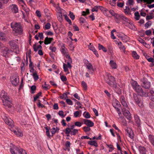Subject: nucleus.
Masks as SVG:
<instances>
[{
  "label": "nucleus",
  "mask_w": 154,
  "mask_h": 154,
  "mask_svg": "<svg viewBox=\"0 0 154 154\" xmlns=\"http://www.w3.org/2000/svg\"><path fill=\"white\" fill-rule=\"evenodd\" d=\"M71 130L69 128H67L66 129L65 132L66 134H69L70 133L71 134Z\"/></svg>",
  "instance_id": "57"
},
{
  "label": "nucleus",
  "mask_w": 154,
  "mask_h": 154,
  "mask_svg": "<svg viewBox=\"0 0 154 154\" xmlns=\"http://www.w3.org/2000/svg\"><path fill=\"white\" fill-rule=\"evenodd\" d=\"M9 44L11 48L14 50V51L16 54H18L19 53V47L16 45L15 41H11L9 42Z\"/></svg>",
  "instance_id": "7"
},
{
  "label": "nucleus",
  "mask_w": 154,
  "mask_h": 154,
  "mask_svg": "<svg viewBox=\"0 0 154 154\" xmlns=\"http://www.w3.org/2000/svg\"><path fill=\"white\" fill-rule=\"evenodd\" d=\"M104 79L106 82L110 85H113V84L116 83L114 78L111 76L109 73H106V75Z\"/></svg>",
  "instance_id": "6"
},
{
  "label": "nucleus",
  "mask_w": 154,
  "mask_h": 154,
  "mask_svg": "<svg viewBox=\"0 0 154 154\" xmlns=\"http://www.w3.org/2000/svg\"><path fill=\"white\" fill-rule=\"evenodd\" d=\"M42 87L45 90H47L50 88V86L49 85L47 84L46 82L45 83L44 85H42Z\"/></svg>",
  "instance_id": "45"
},
{
  "label": "nucleus",
  "mask_w": 154,
  "mask_h": 154,
  "mask_svg": "<svg viewBox=\"0 0 154 154\" xmlns=\"http://www.w3.org/2000/svg\"><path fill=\"white\" fill-rule=\"evenodd\" d=\"M149 139L152 144H154V136L150 134L148 136Z\"/></svg>",
  "instance_id": "35"
},
{
  "label": "nucleus",
  "mask_w": 154,
  "mask_h": 154,
  "mask_svg": "<svg viewBox=\"0 0 154 154\" xmlns=\"http://www.w3.org/2000/svg\"><path fill=\"white\" fill-rule=\"evenodd\" d=\"M130 11V8L128 6H126L125 9V13L126 14H128Z\"/></svg>",
  "instance_id": "62"
},
{
  "label": "nucleus",
  "mask_w": 154,
  "mask_h": 154,
  "mask_svg": "<svg viewBox=\"0 0 154 154\" xmlns=\"http://www.w3.org/2000/svg\"><path fill=\"white\" fill-rule=\"evenodd\" d=\"M114 17L116 21L118 23H119L120 22L121 19L123 20L124 22L125 20H127V18L122 14L118 15L115 14V16Z\"/></svg>",
  "instance_id": "13"
},
{
  "label": "nucleus",
  "mask_w": 154,
  "mask_h": 154,
  "mask_svg": "<svg viewBox=\"0 0 154 154\" xmlns=\"http://www.w3.org/2000/svg\"><path fill=\"white\" fill-rule=\"evenodd\" d=\"M100 7L102 8H104L102 7H101V6H95L92 9L91 11L92 12H94V11L97 12L99 8H100Z\"/></svg>",
  "instance_id": "46"
},
{
  "label": "nucleus",
  "mask_w": 154,
  "mask_h": 154,
  "mask_svg": "<svg viewBox=\"0 0 154 154\" xmlns=\"http://www.w3.org/2000/svg\"><path fill=\"white\" fill-rule=\"evenodd\" d=\"M88 48L90 50L92 51L96 49L93 46L91 45V43H90V45L88 46Z\"/></svg>",
  "instance_id": "60"
},
{
  "label": "nucleus",
  "mask_w": 154,
  "mask_h": 154,
  "mask_svg": "<svg viewBox=\"0 0 154 154\" xmlns=\"http://www.w3.org/2000/svg\"><path fill=\"white\" fill-rule=\"evenodd\" d=\"M36 87L35 85H33L31 87L30 92L32 94H34L35 93L34 91L36 90Z\"/></svg>",
  "instance_id": "48"
},
{
  "label": "nucleus",
  "mask_w": 154,
  "mask_h": 154,
  "mask_svg": "<svg viewBox=\"0 0 154 154\" xmlns=\"http://www.w3.org/2000/svg\"><path fill=\"white\" fill-rule=\"evenodd\" d=\"M104 11L106 12L108 11L109 13L111 14L112 16H115V13L114 11L112 10H108L106 9V8H104Z\"/></svg>",
  "instance_id": "49"
},
{
  "label": "nucleus",
  "mask_w": 154,
  "mask_h": 154,
  "mask_svg": "<svg viewBox=\"0 0 154 154\" xmlns=\"http://www.w3.org/2000/svg\"><path fill=\"white\" fill-rule=\"evenodd\" d=\"M0 39L4 41L6 40V37L4 33L2 32L0 33Z\"/></svg>",
  "instance_id": "33"
},
{
  "label": "nucleus",
  "mask_w": 154,
  "mask_h": 154,
  "mask_svg": "<svg viewBox=\"0 0 154 154\" xmlns=\"http://www.w3.org/2000/svg\"><path fill=\"white\" fill-rule=\"evenodd\" d=\"M152 24V23L150 21H149L146 23L145 26L146 28H148Z\"/></svg>",
  "instance_id": "59"
},
{
  "label": "nucleus",
  "mask_w": 154,
  "mask_h": 154,
  "mask_svg": "<svg viewBox=\"0 0 154 154\" xmlns=\"http://www.w3.org/2000/svg\"><path fill=\"white\" fill-rule=\"evenodd\" d=\"M69 15L72 20H73L75 18V16L74 15L73 13L69 11Z\"/></svg>",
  "instance_id": "50"
},
{
  "label": "nucleus",
  "mask_w": 154,
  "mask_h": 154,
  "mask_svg": "<svg viewBox=\"0 0 154 154\" xmlns=\"http://www.w3.org/2000/svg\"><path fill=\"white\" fill-rule=\"evenodd\" d=\"M0 97L2 99L3 105L6 107H11L12 106V103L7 93L4 90L1 91Z\"/></svg>",
  "instance_id": "1"
},
{
  "label": "nucleus",
  "mask_w": 154,
  "mask_h": 154,
  "mask_svg": "<svg viewBox=\"0 0 154 154\" xmlns=\"http://www.w3.org/2000/svg\"><path fill=\"white\" fill-rule=\"evenodd\" d=\"M11 11L14 13L16 14L18 12V7L16 5L12 4L10 6Z\"/></svg>",
  "instance_id": "18"
},
{
  "label": "nucleus",
  "mask_w": 154,
  "mask_h": 154,
  "mask_svg": "<svg viewBox=\"0 0 154 154\" xmlns=\"http://www.w3.org/2000/svg\"><path fill=\"white\" fill-rule=\"evenodd\" d=\"M138 41L141 43L143 45H146V42L141 38H140L138 39Z\"/></svg>",
  "instance_id": "55"
},
{
  "label": "nucleus",
  "mask_w": 154,
  "mask_h": 154,
  "mask_svg": "<svg viewBox=\"0 0 154 154\" xmlns=\"http://www.w3.org/2000/svg\"><path fill=\"white\" fill-rule=\"evenodd\" d=\"M22 7L23 9L26 12L28 13L29 12V9L26 6V5L25 4H24V5H22Z\"/></svg>",
  "instance_id": "47"
},
{
  "label": "nucleus",
  "mask_w": 154,
  "mask_h": 154,
  "mask_svg": "<svg viewBox=\"0 0 154 154\" xmlns=\"http://www.w3.org/2000/svg\"><path fill=\"white\" fill-rule=\"evenodd\" d=\"M78 130L77 129H74L71 130V135H75L78 133Z\"/></svg>",
  "instance_id": "41"
},
{
  "label": "nucleus",
  "mask_w": 154,
  "mask_h": 154,
  "mask_svg": "<svg viewBox=\"0 0 154 154\" xmlns=\"http://www.w3.org/2000/svg\"><path fill=\"white\" fill-rule=\"evenodd\" d=\"M10 150L12 154H27L25 150L20 146H15L13 148H11Z\"/></svg>",
  "instance_id": "4"
},
{
  "label": "nucleus",
  "mask_w": 154,
  "mask_h": 154,
  "mask_svg": "<svg viewBox=\"0 0 154 154\" xmlns=\"http://www.w3.org/2000/svg\"><path fill=\"white\" fill-rule=\"evenodd\" d=\"M89 13V9H86V11H83L82 13V15L83 16H85L87 15Z\"/></svg>",
  "instance_id": "51"
},
{
  "label": "nucleus",
  "mask_w": 154,
  "mask_h": 154,
  "mask_svg": "<svg viewBox=\"0 0 154 154\" xmlns=\"http://www.w3.org/2000/svg\"><path fill=\"white\" fill-rule=\"evenodd\" d=\"M32 75L35 81L38 79L39 78L38 76L35 71L32 73Z\"/></svg>",
  "instance_id": "37"
},
{
  "label": "nucleus",
  "mask_w": 154,
  "mask_h": 154,
  "mask_svg": "<svg viewBox=\"0 0 154 154\" xmlns=\"http://www.w3.org/2000/svg\"><path fill=\"white\" fill-rule=\"evenodd\" d=\"M63 16L65 18L66 21L69 23L70 25H71L72 24L71 21L69 19L67 15L66 14H64Z\"/></svg>",
  "instance_id": "42"
},
{
  "label": "nucleus",
  "mask_w": 154,
  "mask_h": 154,
  "mask_svg": "<svg viewBox=\"0 0 154 154\" xmlns=\"http://www.w3.org/2000/svg\"><path fill=\"white\" fill-rule=\"evenodd\" d=\"M51 24L49 23H47L45 26L44 28L45 29H48L51 27Z\"/></svg>",
  "instance_id": "53"
},
{
  "label": "nucleus",
  "mask_w": 154,
  "mask_h": 154,
  "mask_svg": "<svg viewBox=\"0 0 154 154\" xmlns=\"http://www.w3.org/2000/svg\"><path fill=\"white\" fill-rule=\"evenodd\" d=\"M61 51L62 53L65 56L69 54L67 49L65 47V45L63 44L61 47Z\"/></svg>",
  "instance_id": "17"
},
{
  "label": "nucleus",
  "mask_w": 154,
  "mask_h": 154,
  "mask_svg": "<svg viewBox=\"0 0 154 154\" xmlns=\"http://www.w3.org/2000/svg\"><path fill=\"white\" fill-rule=\"evenodd\" d=\"M113 90L116 93L120 94L122 93V89L121 88L116 85V83L113 84L112 85Z\"/></svg>",
  "instance_id": "16"
},
{
  "label": "nucleus",
  "mask_w": 154,
  "mask_h": 154,
  "mask_svg": "<svg viewBox=\"0 0 154 154\" xmlns=\"http://www.w3.org/2000/svg\"><path fill=\"white\" fill-rule=\"evenodd\" d=\"M131 83L133 89L139 95L142 96H147V94L143 91L141 87L138 84L136 81H132Z\"/></svg>",
  "instance_id": "2"
},
{
  "label": "nucleus",
  "mask_w": 154,
  "mask_h": 154,
  "mask_svg": "<svg viewBox=\"0 0 154 154\" xmlns=\"http://www.w3.org/2000/svg\"><path fill=\"white\" fill-rule=\"evenodd\" d=\"M82 86L86 90L87 88V84L85 83V82L84 81H82Z\"/></svg>",
  "instance_id": "61"
},
{
  "label": "nucleus",
  "mask_w": 154,
  "mask_h": 154,
  "mask_svg": "<svg viewBox=\"0 0 154 154\" xmlns=\"http://www.w3.org/2000/svg\"><path fill=\"white\" fill-rule=\"evenodd\" d=\"M134 118L136 123L137 125L139 127L140 125L141 122L138 116L137 115H135L134 116Z\"/></svg>",
  "instance_id": "26"
},
{
  "label": "nucleus",
  "mask_w": 154,
  "mask_h": 154,
  "mask_svg": "<svg viewBox=\"0 0 154 154\" xmlns=\"http://www.w3.org/2000/svg\"><path fill=\"white\" fill-rule=\"evenodd\" d=\"M84 123L88 126L91 127L94 125V123L90 120L84 119L83 120Z\"/></svg>",
  "instance_id": "20"
},
{
  "label": "nucleus",
  "mask_w": 154,
  "mask_h": 154,
  "mask_svg": "<svg viewBox=\"0 0 154 154\" xmlns=\"http://www.w3.org/2000/svg\"><path fill=\"white\" fill-rule=\"evenodd\" d=\"M123 23L125 26H127L131 29L135 30L136 29L134 26L132 22L127 18V20H125L124 22H123Z\"/></svg>",
  "instance_id": "8"
},
{
  "label": "nucleus",
  "mask_w": 154,
  "mask_h": 154,
  "mask_svg": "<svg viewBox=\"0 0 154 154\" xmlns=\"http://www.w3.org/2000/svg\"><path fill=\"white\" fill-rule=\"evenodd\" d=\"M112 104L113 106L115 108L117 112L120 117L122 118L121 116V113L119 109V107L120 106V104L119 102L117 100H116L115 101L113 102Z\"/></svg>",
  "instance_id": "10"
},
{
  "label": "nucleus",
  "mask_w": 154,
  "mask_h": 154,
  "mask_svg": "<svg viewBox=\"0 0 154 154\" xmlns=\"http://www.w3.org/2000/svg\"><path fill=\"white\" fill-rule=\"evenodd\" d=\"M118 45L119 48L120 50L124 51H125V46L122 45V44L121 42H118Z\"/></svg>",
  "instance_id": "32"
},
{
  "label": "nucleus",
  "mask_w": 154,
  "mask_h": 154,
  "mask_svg": "<svg viewBox=\"0 0 154 154\" xmlns=\"http://www.w3.org/2000/svg\"><path fill=\"white\" fill-rule=\"evenodd\" d=\"M143 1L148 4H150L154 2V0H137V2L138 3H140Z\"/></svg>",
  "instance_id": "34"
},
{
  "label": "nucleus",
  "mask_w": 154,
  "mask_h": 154,
  "mask_svg": "<svg viewBox=\"0 0 154 154\" xmlns=\"http://www.w3.org/2000/svg\"><path fill=\"white\" fill-rule=\"evenodd\" d=\"M135 19L136 20H138L140 18V15L138 11L134 13Z\"/></svg>",
  "instance_id": "43"
},
{
  "label": "nucleus",
  "mask_w": 154,
  "mask_h": 154,
  "mask_svg": "<svg viewBox=\"0 0 154 154\" xmlns=\"http://www.w3.org/2000/svg\"><path fill=\"white\" fill-rule=\"evenodd\" d=\"M59 130V128L57 127L53 128L50 130L51 132L52 135L56 133H58Z\"/></svg>",
  "instance_id": "29"
},
{
  "label": "nucleus",
  "mask_w": 154,
  "mask_h": 154,
  "mask_svg": "<svg viewBox=\"0 0 154 154\" xmlns=\"http://www.w3.org/2000/svg\"><path fill=\"white\" fill-rule=\"evenodd\" d=\"M83 129L86 132L89 131L91 130L90 127L88 126L84 127Z\"/></svg>",
  "instance_id": "54"
},
{
  "label": "nucleus",
  "mask_w": 154,
  "mask_h": 154,
  "mask_svg": "<svg viewBox=\"0 0 154 154\" xmlns=\"http://www.w3.org/2000/svg\"><path fill=\"white\" fill-rule=\"evenodd\" d=\"M150 82L145 80L142 84V86L145 88H149L150 87Z\"/></svg>",
  "instance_id": "21"
},
{
  "label": "nucleus",
  "mask_w": 154,
  "mask_h": 154,
  "mask_svg": "<svg viewBox=\"0 0 154 154\" xmlns=\"http://www.w3.org/2000/svg\"><path fill=\"white\" fill-rule=\"evenodd\" d=\"M67 103L69 105H73V102L72 101L69 99H67L66 100Z\"/></svg>",
  "instance_id": "56"
},
{
  "label": "nucleus",
  "mask_w": 154,
  "mask_h": 154,
  "mask_svg": "<svg viewBox=\"0 0 154 154\" xmlns=\"http://www.w3.org/2000/svg\"><path fill=\"white\" fill-rule=\"evenodd\" d=\"M125 130L126 134L133 141L134 134L132 130L130 128H126Z\"/></svg>",
  "instance_id": "12"
},
{
  "label": "nucleus",
  "mask_w": 154,
  "mask_h": 154,
  "mask_svg": "<svg viewBox=\"0 0 154 154\" xmlns=\"http://www.w3.org/2000/svg\"><path fill=\"white\" fill-rule=\"evenodd\" d=\"M110 66L112 69H116L117 66L115 62L113 60H111L109 62Z\"/></svg>",
  "instance_id": "25"
},
{
  "label": "nucleus",
  "mask_w": 154,
  "mask_h": 154,
  "mask_svg": "<svg viewBox=\"0 0 154 154\" xmlns=\"http://www.w3.org/2000/svg\"><path fill=\"white\" fill-rule=\"evenodd\" d=\"M53 39V38H49L48 37H46L45 40V45H48L50 44L51 42Z\"/></svg>",
  "instance_id": "30"
},
{
  "label": "nucleus",
  "mask_w": 154,
  "mask_h": 154,
  "mask_svg": "<svg viewBox=\"0 0 154 154\" xmlns=\"http://www.w3.org/2000/svg\"><path fill=\"white\" fill-rule=\"evenodd\" d=\"M134 3V0H128L126 2V4L127 5H133Z\"/></svg>",
  "instance_id": "39"
},
{
  "label": "nucleus",
  "mask_w": 154,
  "mask_h": 154,
  "mask_svg": "<svg viewBox=\"0 0 154 154\" xmlns=\"http://www.w3.org/2000/svg\"><path fill=\"white\" fill-rule=\"evenodd\" d=\"M139 150L140 152H144L145 151V148L144 147L140 146H139Z\"/></svg>",
  "instance_id": "58"
},
{
  "label": "nucleus",
  "mask_w": 154,
  "mask_h": 154,
  "mask_svg": "<svg viewBox=\"0 0 154 154\" xmlns=\"http://www.w3.org/2000/svg\"><path fill=\"white\" fill-rule=\"evenodd\" d=\"M75 126L80 127L82 125V123L79 122H77L75 123Z\"/></svg>",
  "instance_id": "64"
},
{
  "label": "nucleus",
  "mask_w": 154,
  "mask_h": 154,
  "mask_svg": "<svg viewBox=\"0 0 154 154\" xmlns=\"http://www.w3.org/2000/svg\"><path fill=\"white\" fill-rule=\"evenodd\" d=\"M11 81L12 84L16 86L17 85L19 82V78L17 75L13 76L11 78Z\"/></svg>",
  "instance_id": "11"
},
{
  "label": "nucleus",
  "mask_w": 154,
  "mask_h": 154,
  "mask_svg": "<svg viewBox=\"0 0 154 154\" xmlns=\"http://www.w3.org/2000/svg\"><path fill=\"white\" fill-rule=\"evenodd\" d=\"M57 15L59 21L60 22H62L63 20L62 13L61 12H58Z\"/></svg>",
  "instance_id": "27"
},
{
  "label": "nucleus",
  "mask_w": 154,
  "mask_h": 154,
  "mask_svg": "<svg viewBox=\"0 0 154 154\" xmlns=\"http://www.w3.org/2000/svg\"><path fill=\"white\" fill-rule=\"evenodd\" d=\"M11 27L15 33L19 35H21L23 34V28L20 23H11Z\"/></svg>",
  "instance_id": "3"
},
{
  "label": "nucleus",
  "mask_w": 154,
  "mask_h": 154,
  "mask_svg": "<svg viewBox=\"0 0 154 154\" xmlns=\"http://www.w3.org/2000/svg\"><path fill=\"white\" fill-rule=\"evenodd\" d=\"M66 58L67 59V63L68 64L70 67L71 66V65L72 63V61L71 58L70 57L69 54L65 56Z\"/></svg>",
  "instance_id": "31"
},
{
  "label": "nucleus",
  "mask_w": 154,
  "mask_h": 154,
  "mask_svg": "<svg viewBox=\"0 0 154 154\" xmlns=\"http://www.w3.org/2000/svg\"><path fill=\"white\" fill-rule=\"evenodd\" d=\"M120 101L122 104L125 107H127L128 104L126 100L123 96H122L120 97Z\"/></svg>",
  "instance_id": "23"
},
{
  "label": "nucleus",
  "mask_w": 154,
  "mask_h": 154,
  "mask_svg": "<svg viewBox=\"0 0 154 154\" xmlns=\"http://www.w3.org/2000/svg\"><path fill=\"white\" fill-rule=\"evenodd\" d=\"M12 132L17 136L21 137L23 135L22 131L19 129H17V130H13Z\"/></svg>",
  "instance_id": "22"
},
{
  "label": "nucleus",
  "mask_w": 154,
  "mask_h": 154,
  "mask_svg": "<svg viewBox=\"0 0 154 154\" xmlns=\"http://www.w3.org/2000/svg\"><path fill=\"white\" fill-rule=\"evenodd\" d=\"M84 63L86 68L88 69V71L89 73L91 74H93L94 72V69L91 64L89 63L87 60H85Z\"/></svg>",
  "instance_id": "9"
},
{
  "label": "nucleus",
  "mask_w": 154,
  "mask_h": 154,
  "mask_svg": "<svg viewBox=\"0 0 154 154\" xmlns=\"http://www.w3.org/2000/svg\"><path fill=\"white\" fill-rule=\"evenodd\" d=\"M120 37L122 40L125 42H127L129 40V37L124 34L121 36Z\"/></svg>",
  "instance_id": "28"
},
{
  "label": "nucleus",
  "mask_w": 154,
  "mask_h": 154,
  "mask_svg": "<svg viewBox=\"0 0 154 154\" xmlns=\"http://www.w3.org/2000/svg\"><path fill=\"white\" fill-rule=\"evenodd\" d=\"M133 57L136 59H138L139 58V56L137 54L136 51H133L132 52Z\"/></svg>",
  "instance_id": "38"
},
{
  "label": "nucleus",
  "mask_w": 154,
  "mask_h": 154,
  "mask_svg": "<svg viewBox=\"0 0 154 154\" xmlns=\"http://www.w3.org/2000/svg\"><path fill=\"white\" fill-rule=\"evenodd\" d=\"M58 115L61 117L62 118H64L65 116V115L64 114V112L63 111H60L58 112Z\"/></svg>",
  "instance_id": "52"
},
{
  "label": "nucleus",
  "mask_w": 154,
  "mask_h": 154,
  "mask_svg": "<svg viewBox=\"0 0 154 154\" xmlns=\"http://www.w3.org/2000/svg\"><path fill=\"white\" fill-rule=\"evenodd\" d=\"M34 50L35 51H37L39 49H41L42 46L40 45L37 46L36 44H34L33 46Z\"/></svg>",
  "instance_id": "36"
},
{
  "label": "nucleus",
  "mask_w": 154,
  "mask_h": 154,
  "mask_svg": "<svg viewBox=\"0 0 154 154\" xmlns=\"http://www.w3.org/2000/svg\"><path fill=\"white\" fill-rule=\"evenodd\" d=\"M70 145H65V146L63 148V149L65 150H67L69 151L70 150Z\"/></svg>",
  "instance_id": "63"
},
{
  "label": "nucleus",
  "mask_w": 154,
  "mask_h": 154,
  "mask_svg": "<svg viewBox=\"0 0 154 154\" xmlns=\"http://www.w3.org/2000/svg\"><path fill=\"white\" fill-rule=\"evenodd\" d=\"M133 97L135 103L137 104L141 108L143 107V99L142 98L140 97L139 95H137L135 94H133Z\"/></svg>",
  "instance_id": "5"
},
{
  "label": "nucleus",
  "mask_w": 154,
  "mask_h": 154,
  "mask_svg": "<svg viewBox=\"0 0 154 154\" xmlns=\"http://www.w3.org/2000/svg\"><path fill=\"white\" fill-rule=\"evenodd\" d=\"M9 0H0V8H1L2 6V4L7 3Z\"/></svg>",
  "instance_id": "44"
},
{
  "label": "nucleus",
  "mask_w": 154,
  "mask_h": 154,
  "mask_svg": "<svg viewBox=\"0 0 154 154\" xmlns=\"http://www.w3.org/2000/svg\"><path fill=\"white\" fill-rule=\"evenodd\" d=\"M0 49H1L2 50V53L3 56L6 57L7 54L9 53L11 51L6 47H5L3 45V47Z\"/></svg>",
  "instance_id": "15"
},
{
  "label": "nucleus",
  "mask_w": 154,
  "mask_h": 154,
  "mask_svg": "<svg viewBox=\"0 0 154 154\" xmlns=\"http://www.w3.org/2000/svg\"><path fill=\"white\" fill-rule=\"evenodd\" d=\"M123 114L126 118L128 120H131V114L130 112L126 110V108H124L122 109Z\"/></svg>",
  "instance_id": "14"
},
{
  "label": "nucleus",
  "mask_w": 154,
  "mask_h": 154,
  "mask_svg": "<svg viewBox=\"0 0 154 154\" xmlns=\"http://www.w3.org/2000/svg\"><path fill=\"white\" fill-rule=\"evenodd\" d=\"M63 69L64 71L65 72H67L69 71L68 68L71 69L72 67V66L71 65V66L70 67L69 65L68 64H66L65 63H63Z\"/></svg>",
  "instance_id": "24"
},
{
  "label": "nucleus",
  "mask_w": 154,
  "mask_h": 154,
  "mask_svg": "<svg viewBox=\"0 0 154 154\" xmlns=\"http://www.w3.org/2000/svg\"><path fill=\"white\" fill-rule=\"evenodd\" d=\"M98 49L99 50H102L103 51L106 52L107 51L106 49L102 45L98 44Z\"/></svg>",
  "instance_id": "40"
},
{
  "label": "nucleus",
  "mask_w": 154,
  "mask_h": 154,
  "mask_svg": "<svg viewBox=\"0 0 154 154\" xmlns=\"http://www.w3.org/2000/svg\"><path fill=\"white\" fill-rule=\"evenodd\" d=\"M4 121L7 124L11 126V127L13 126V121L11 119L6 117V118L4 119Z\"/></svg>",
  "instance_id": "19"
}]
</instances>
